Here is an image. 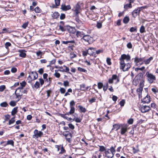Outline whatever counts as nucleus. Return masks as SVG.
<instances>
[{
	"label": "nucleus",
	"mask_w": 158,
	"mask_h": 158,
	"mask_svg": "<svg viewBox=\"0 0 158 158\" xmlns=\"http://www.w3.org/2000/svg\"><path fill=\"white\" fill-rule=\"evenodd\" d=\"M90 38L91 37L89 35H85L83 36L81 39L84 40L85 42H88Z\"/></svg>",
	"instance_id": "a211bd4d"
},
{
	"label": "nucleus",
	"mask_w": 158,
	"mask_h": 158,
	"mask_svg": "<svg viewBox=\"0 0 158 158\" xmlns=\"http://www.w3.org/2000/svg\"><path fill=\"white\" fill-rule=\"evenodd\" d=\"M55 62H56V60H52L50 62V63H49V64L47 66V67L50 66L52 64H54L55 63Z\"/></svg>",
	"instance_id": "864d4df0"
},
{
	"label": "nucleus",
	"mask_w": 158,
	"mask_h": 158,
	"mask_svg": "<svg viewBox=\"0 0 158 158\" xmlns=\"http://www.w3.org/2000/svg\"><path fill=\"white\" fill-rule=\"evenodd\" d=\"M38 77L37 73L35 71L31 72L27 77V81L29 83H31L33 80L37 79Z\"/></svg>",
	"instance_id": "7ed1b4c3"
},
{
	"label": "nucleus",
	"mask_w": 158,
	"mask_h": 158,
	"mask_svg": "<svg viewBox=\"0 0 158 158\" xmlns=\"http://www.w3.org/2000/svg\"><path fill=\"white\" fill-rule=\"evenodd\" d=\"M150 110V106H142L140 108V110L142 113H144L148 112Z\"/></svg>",
	"instance_id": "1a4fd4ad"
},
{
	"label": "nucleus",
	"mask_w": 158,
	"mask_h": 158,
	"mask_svg": "<svg viewBox=\"0 0 158 158\" xmlns=\"http://www.w3.org/2000/svg\"><path fill=\"white\" fill-rule=\"evenodd\" d=\"M39 81L41 85L42 86L44 83V81L41 78L39 79Z\"/></svg>",
	"instance_id": "69168bd1"
},
{
	"label": "nucleus",
	"mask_w": 158,
	"mask_h": 158,
	"mask_svg": "<svg viewBox=\"0 0 158 158\" xmlns=\"http://www.w3.org/2000/svg\"><path fill=\"white\" fill-rule=\"evenodd\" d=\"M143 89V86L141 85H140L139 88L136 89V91L138 93L139 98H140L142 96V92Z\"/></svg>",
	"instance_id": "9b49d317"
},
{
	"label": "nucleus",
	"mask_w": 158,
	"mask_h": 158,
	"mask_svg": "<svg viewBox=\"0 0 158 158\" xmlns=\"http://www.w3.org/2000/svg\"><path fill=\"white\" fill-rule=\"evenodd\" d=\"M40 85V84L39 82L38 81H36L34 85V87L35 89H37L39 88Z\"/></svg>",
	"instance_id": "79ce46f5"
},
{
	"label": "nucleus",
	"mask_w": 158,
	"mask_h": 158,
	"mask_svg": "<svg viewBox=\"0 0 158 158\" xmlns=\"http://www.w3.org/2000/svg\"><path fill=\"white\" fill-rule=\"evenodd\" d=\"M87 52L88 54L94 57H96L95 48H90L88 49Z\"/></svg>",
	"instance_id": "6e6552de"
},
{
	"label": "nucleus",
	"mask_w": 158,
	"mask_h": 158,
	"mask_svg": "<svg viewBox=\"0 0 158 158\" xmlns=\"http://www.w3.org/2000/svg\"><path fill=\"white\" fill-rule=\"evenodd\" d=\"M127 130V127H123L121 129V134L122 135L124 134Z\"/></svg>",
	"instance_id": "cd10ccee"
},
{
	"label": "nucleus",
	"mask_w": 158,
	"mask_h": 158,
	"mask_svg": "<svg viewBox=\"0 0 158 158\" xmlns=\"http://www.w3.org/2000/svg\"><path fill=\"white\" fill-rule=\"evenodd\" d=\"M115 152L114 148L111 147L110 149H107L105 152V156L107 158H112Z\"/></svg>",
	"instance_id": "f03ea898"
},
{
	"label": "nucleus",
	"mask_w": 158,
	"mask_h": 158,
	"mask_svg": "<svg viewBox=\"0 0 158 158\" xmlns=\"http://www.w3.org/2000/svg\"><path fill=\"white\" fill-rule=\"evenodd\" d=\"M26 83L25 81H23L22 82L20 83L21 86L19 87L23 89V87L26 85Z\"/></svg>",
	"instance_id": "4c0bfd02"
},
{
	"label": "nucleus",
	"mask_w": 158,
	"mask_h": 158,
	"mask_svg": "<svg viewBox=\"0 0 158 158\" xmlns=\"http://www.w3.org/2000/svg\"><path fill=\"white\" fill-rule=\"evenodd\" d=\"M132 7V5L131 4L129 3L126 4L124 5V8L125 9H127L128 8H131Z\"/></svg>",
	"instance_id": "c756f323"
},
{
	"label": "nucleus",
	"mask_w": 158,
	"mask_h": 158,
	"mask_svg": "<svg viewBox=\"0 0 158 158\" xmlns=\"http://www.w3.org/2000/svg\"><path fill=\"white\" fill-rule=\"evenodd\" d=\"M16 102L11 101L10 102L9 104L11 106H14L16 105Z\"/></svg>",
	"instance_id": "49530a36"
},
{
	"label": "nucleus",
	"mask_w": 158,
	"mask_h": 158,
	"mask_svg": "<svg viewBox=\"0 0 158 158\" xmlns=\"http://www.w3.org/2000/svg\"><path fill=\"white\" fill-rule=\"evenodd\" d=\"M70 110L69 111L70 114H73L75 112V108L74 107H70Z\"/></svg>",
	"instance_id": "c9c22d12"
},
{
	"label": "nucleus",
	"mask_w": 158,
	"mask_h": 158,
	"mask_svg": "<svg viewBox=\"0 0 158 158\" xmlns=\"http://www.w3.org/2000/svg\"><path fill=\"white\" fill-rule=\"evenodd\" d=\"M67 31L70 33L74 34L76 31V29L74 28L69 26L67 27Z\"/></svg>",
	"instance_id": "4468645a"
},
{
	"label": "nucleus",
	"mask_w": 158,
	"mask_h": 158,
	"mask_svg": "<svg viewBox=\"0 0 158 158\" xmlns=\"http://www.w3.org/2000/svg\"><path fill=\"white\" fill-rule=\"evenodd\" d=\"M125 103V101L124 100H122L119 102V104L121 106H124Z\"/></svg>",
	"instance_id": "4d7b16f0"
},
{
	"label": "nucleus",
	"mask_w": 158,
	"mask_h": 158,
	"mask_svg": "<svg viewBox=\"0 0 158 158\" xmlns=\"http://www.w3.org/2000/svg\"><path fill=\"white\" fill-rule=\"evenodd\" d=\"M75 121L77 123H80L81 122V120L78 118H74L73 121Z\"/></svg>",
	"instance_id": "0e129e2a"
},
{
	"label": "nucleus",
	"mask_w": 158,
	"mask_h": 158,
	"mask_svg": "<svg viewBox=\"0 0 158 158\" xmlns=\"http://www.w3.org/2000/svg\"><path fill=\"white\" fill-rule=\"evenodd\" d=\"M141 10V9L140 8H139L134 10L132 13L133 16L134 18H135L137 15H139V14Z\"/></svg>",
	"instance_id": "9d476101"
},
{
	"label": "nucleus",
	"mask_w": 158,
	"mask_h": 158,
	"mask_svg": "<svg viewBox=\"0 0 158 158\" xmlns=\"http://www.w3.org/2000/svg\"><path fill=\"white\" fill-rule=\"evenodd\" d=\"M20 94L23 95V89L18 87L15 91V94Z\"/></svg>",
	"instance_id": "f3484780"
},
{
	"label": "nucleus",
	"mask_w": 158,
	"mask_h": 158,
	"mask_svg": "<svg viewBox=\"0 0 158 158\" xmlns=\"http://www.w3.org/2000/svg\"><path fill=\"white\" fill-rule=\"evenodd\" d=\"M19 56L20 57L24 58L25 57L26 54L25 53V51L24 50H19Z\"/></svg>",
	"instance_id": "2eb2a0df"
},
{
	"label": "nucleus",
	"mask_w": 158,
	"mask_h": 158,
	"mask_svg": "<svg viewBox=\"0 0 158 158\" xmlns=\"http://www.w3.org/2000/svg\"><path fill=\"white\" fill-rule=\"evenodd\" d=\"M63 85L65 87H67L69 86V82L68 81H64L63 82Z\"/></svg>",
	"instance_id": "09e8293b"
},
{
	"label": "nucleus",
	"mask_w": 158,
	"mask_h": 158,
	"mask_svg": "<svg viewBox=\"0 0 158 158\" xmlns=\"http://www.w3.org/2000/svg\"><path fill=\"white\" fill-rule=\"evenodd\" d=\"M137 31V28L136 27H131L130 28V31L132 32L133 31Z\"/></svg>",
	"instance_id": "680f3d73"
},
{
	"label": "nucleus",
	"mask_w": 158,
	"mask_h": 158,
	"mask_svg": "<svg viewBox=\"0 0 158 158\" xmlns=\"http://www.w3.org/2000/svg\"><path fill=\"white\" fill-rule=\"evenodd\" d=\"M34 10L35 12L36 13H39L41 12V10L38 6H37L34 9Z\"/></svg>",
	"instance_id": "e433bc0d"
},
{
	"label": "nucleus",
	"mask_w": 158,
	"mask_h": 158,
	"mask_svg": "<svg viewBox=\"0 0 158 158\" xmlns=\"http://www.w3.org/2000/svg\"><path fill=\"white\" fill-rule=\"evenodd\" d=\"M15 94L16 96V98L17 99L16 102H17L20 100L21 98V97L22 96V94H20L17 93V94Z\"/></svg>",
	"instance_id": "bb28decb"
},
{
	"label": "nucleus",
	"mask_w": 158,
	"mask_h": 158,
	"mask_svg": "<svg viewBox=\"0 0 158 158\" xmlns=\"http://www.w3.org/2000/svg\"><path fill=\"white\" fill-rule=\"evenodd\" d=\"M69 127L71 129L73 130L74 128V127L73 125L71 123L69 124L68 125Z\"/></svg>",
	"instance_id": "338daca9"
},
{
	"label": "nucleus",
	"mask_w": 158,
	"mask_h": 158,
	"mask_svg": "<svg viewBox=\"0 0 158 158\" xmlns=\"http://www.w3.org/2000/svg\"><path fill=\"white\" fill-rule=\"evenodd\" d=\"M77 70L79 71L84 73H86L87 72V70H86L80 67L77 68Z\"/></svg>",
	"instance_id": "58836bf2"
},
{
	"label": "nucleus",
	"mask_w": 158,
	"mask_h": 158,
	"mask_svg": "<svg viewBox=\"0 0 158 158\" xmlns=\"http://www.w3.org/2000/svg\"><path fill=\"white\" fill-rule=\"evenodd\" d=\"M80 111L84 113H85L86 111V109L81 106H78Z\"/></svg>",
	"instance_id": "5701e85b"
},
{
	"label": "nucleus",
	"mask_w": 158,
	"mask_h": 158,
	"mask_svg": "<svg viewBox=\"0 0 158 158\" xmlns=\"http://www.w3.org/2000/svg\"><path fill=\"white\" fill-rule=\"evenodd\" d=\"M76 34L77 37H83V36H84L83 33L82 32H81L80 31H76Z\"/></svg>",
	"instance_id": "4be33fe9"
},
{
	"label": "nucleus",
	"mask_w": 158,
	"mask_h": 158,
	"mask_svg": "<svg viewBox=\"0 0 158 158\" xmlns=\"http://www.w3.org/2000/svg\"><path fill=\"white\" fill-rule=\"evenodd\" d=\"M142 102L143 103H148L150 102V97L146 96L142 100Z\"/></svg>",
	"instance_id": "ddd939ff"
},
{
	"label": "nucleus",
	"mask_w": 158,
	"mask_h": 158,
	"mask_svg": "<svg viewBox=\"0 0 158 158\" xmlns=\"http://www.w3.org/2000/svg\"><path fill=\"white\" fill-rule=\"evenodd\" d=\"M98 86L99 89H101L103 87V84L101 82H98Z\"/></svg>",
	"instance_id": "3c124183"
},
{
	"label": "nucleus",
	"mask_w": 158,
	"mask_h": 158,
	"mask_svg": "<svg viewBox=\"0 0 158 158\" xmlns=\"http://www.w3.org/2000/svg\"><path fill=\"white\" fill-rule=\"evenodd\" d=\"M80 89L83 91H85L87 90V89L86 88L85 85L84 84H82L80 85Z\"/></svg>",
	"instance_id": "393cba45"
},
{
	"label": "nucleus",
	"mask_w": 158,
	"mask_h": 158,
	"mask_svg": "<svg viewBox=\"0 0 158 158\" xmlns=\"http://www.w3.org/2000/svg\"><path fill=\"white\" fill-rule=\"evenodd\" d=\"M106 62L109 65H110L111 64V59L109 58H107L106 59Z\"/></svg>",
	"instance_id": "052dcab7"
},
{
	"label": "nucleus",
	"mask_w": 158,
	"mask_h": 158,
	"mask_svg": "<svg viewBox=\"0 0 158 158\" xmlns=\"http://www.w3.org/2000/svg\"><path fill=\"white\" fill-rule=\"evenodd\" d=\"M36 55L37 56H40V58H42L41 56L44 54L43 52H41L40 50H39L36 52Z\"/></svg>",
	"instance_id": "a878e982"
},
{
	"label": "nucleus",
	"mask_w": 158,
	"mask_h": 158,
	"mask_svg": "<svg viewBox=\"0 0 158 158\" xmlns=\"http://www.w3.org/2000/svg\"><path fill=\"white\" fill-rule=\"evenodd\" d=\"M143 61V58H139L138 57H135V59L134 61L136 64V65L138 66H139V63L140 62H142Z\"/></svg>",
	"instance_id": "f8f14e48"
},
{
	"label": "nucleus",
	"mask_w": 158,
	"mask_h": 158,
	"mask_svg": "<svg viewBox=\"0 0 158 158\" xmlns=\"http://www.w3.org/2000/svg\"><path fill=\"white\" fill-rule=\"evenodd\" d=\"M129 21V19L127 17H125L123 19V22L124 23H127Z\"/></svg>",
	"instance_id": "473e14b6"
},
{
	"label": "nucleus",
	"mask_w": 158,
	"mask_h": 158,
	"mask_svg": "<svg viewBox=\"0 0 158 158\" xmlns=\"http://www.w3.org/2000/svg\"><path fill=\"white\" fill-rule=\"evenodd\" d=\"M114 80L115 81L116 84L118 83L119 81V78L116 75H113L112 77L109 79L108 82L109 83L112 84L113 82V81Z\"/></svg>",
	"instance_id": "39448f33"
},
{
	"label": "nucleus",
	"mask_w": 158,
	"mask_h": 158,
	"mask_svg": "<svg viewBox=\"0 0 158 158\" xmlns=\"http://www.w3.org/2000/svg\"><path fill=\"white\" fill-rule=\"evenodd\" d=\"M65 152V150L63 146L61 147L60 149V154H63Z\"/></svg>",
	"instance_id": "5fc2aeb1"
},
{
	"label": "nucleus",
	"mask_w": 158,
	"mask_h": 158,
	"mask_svg": "<svg viewBox=\"0 0 158 158\" xmlns=\"http://www.w3.org/2000/svg\"><path fill=\"white\" fill-rule=\"evenodd\" d=\"M130 56L129 55H126L124 54L121 55L119 59L120 60V69H122L123 71H127L131 67V64L129 63H126L130 60Z\"/></svg>",
	"instance_id": "f257e3e1"
},
{
	"label": "nucleus",
	"mask_w": 158,
	"mask_h": 158,
	"mask_svg": "<svg viewBox=\"0 0 158 158\" xmlns=\"http://www.w3.org/2000/svg\"><path fill=\"white\" fill-rule=\"evenodd\" d=\"M145 69V67L144 66H143L141 68H136L135 69V71H138L139 70L142 71L143 70Z\"/></svg>",
	"instance_id": "f704fd0d"
},
{
	"label": "nucleus",
	"mask_w": 158,
	"mask_h": 158,
	"mask_svg": "<svg viewBox=\"0 0 158 158\" xmlns=\"http://www.w3.org/2000/svg\"><path fill=\"white\" fill-rule=\"evenodd\" d=\"M102 26V23L101 22H97L96 27L98 28H101Z\"/></svg>",
	"instance_id": "de8ad7c7"
},
{
	"label": "nucleus",
	"mask_w": 158,
	"mask_h": 158,
	"mask_svg": "<svg viewBox=\"0 0 158 158\" xmlns=\"http://www.w3.org/2000/svg\"><path fill=\"white\" fill-rule=\"evenodd\" d=\"M11 44L10 42H6L5 44V47L6 48L11 46Z\"/></svg>",
	"instance_id": "774afa93"
},
{
	"label": "nucleus",
	"mask_w": 158,
	"mask_h": 158,
	"mask_svg": "<svg viewBox=\"0 0 158 158\" xmlns=\"http://www.w3.org/2000/svg\"><path fill=\"white\" fill-rule=\"evenodd\" d=\"M62 43L64 44H68L69 43H74V41L73 40L63 41Z\"/></svg>",
	"instance_id": "2f4dec72"
},
{
	"label": "nucleus",
	"mask_w": 158,
	"mask_h": 158,
	"mask_svg": "<svg viewBox=\"0 0 158 158\" xmlns=\"http://www.w3.org/2000/svg\"><path fill=\"white\" fill-rule=\"evenodd\" d=\"M59 16V14L57 12H54L53 15L52 17L54 19H56Z\"/></svg>",
	"instance_id": "c85d7f7f"
},
{
	"label": "nucleus",
	"mask_w": 158,
	"mask_h": 158,
	"mask_svg": "<svg viewBox=\"0 0 158 158\" xmlns=\"http://www.w3.org/2000/svg\"><path fill=\"white\" fill-rule=\"evenodd\" d=\"M75 105V102L73 100L71 101L70 102V107H74Z\"/></svg>",
	"instance_id": "bf43d9fd"
},
{
	"label": "nucleus",
	"mask_w": 158,
	"mask_h": 158,
	"mask_svg": "<svg viewBox=\"0 0 158 158\" xmlns=\"http://www.w3.org/2000/svg\"><path fill=\"white\" fill-rule=\"evenodd\" d=\"M145 76L147 77V80L150 83H152L154 81L156 80V77L155 76L149 73V72H147L146 73Z\"/></svg>",
	"instance_id": "20e7f679"
},
{
	"label": "nucleus",
	"mask_w": 158,
	"mask_h": 158,
	"mask_svg": "<svg viewBox=\"0 0 158 158\" xmlns=\"http://www.w3.org/2000/svg\"><path fill=\"white\" fill-rule=\"evenodd\" d=\"M65 68V70H64V69H63L62 70H59L58 71H61L62 72H68L70 74H71V73L69 72V68L66 67L65 65H64L63 66Z\"/></svg>",
	"instance_id": "aec40b11"
},
{
	"label": "nucleus",
	"mask_w": 158,
	"mask_h": 158,
	"mask_svg": "<svg viewBox=\"0 0 158 158\" xmlns=\"http://www.w3.org/2000/svg\"><path fill=\"white\" fill-rule=\"evenodd\" d=\"M113 128L112 130H118L119 128V126L117 124H114L113 125Z\"/></svg>",
	"instance_id": "c03bdc74"
},
{
	"label": "nucleus",
	"mask_w": 158,
	"mask_h": 158,
	"mask_svg": "<svg viewBox=\"0 0 158 158\" xmlns=\"http://www.w3.org/2000/svg\"><path fill=\"white\" fill-rule=\"evenodd\" d=\"M99 151L101 152H104L106 151V149L103 146H99Z\"/></svg>",
	"instance_id": "ea45409f"
},
{
	"label": "nucleus",
	"mask_w": 158,
	"mask_h": 158,
	"mask_svg": "<svg viewBox=\"0 0 158 158\" xmlns=\"http://www.w3.org/2000/svg\"><path fill=\"white\" fill-rule=\"evenodd\" d=\"M6 86L5 85H2L0 86V92H2L5 89Z\"/></svg>",
	"instance_id": "6e6d98bb"
},
{
	"label": "nucleus",
	"mask_w": 158,
	"mask_h": 158,
	"mask_svg": "<svg viewBox=\"0 0 158 158\" xmlns=\"http://www.w3.org/2000/svg\"><path fill=\"white\" fill-rule=\"evenodd\" d=\"M153 57H150L148 59L144 60L143 62H144V64L146 65L149 64L150 61L153 60Z\"/></svg>",
	"instance_id": "6ab92c4d"
},
{
	"label": "nucleus",
	"mask_w": 158,
	"mask_h": 158,
	"mask_svg": "<svg viewBox=\"0 0 158 158\" xmlns=\"http://www.w3.org/2000/svg\"><path fill=\"white\" fill-rule=\"evenodd\" d=\"M63 135L65 136L66 140L69 143H71V139L72 137V135L68 131L64 132L63 134Z\"/></svg>",
	"instance_id": "423d86ee"
},
{
	"label": "nucleus",
	"mask_w": 158,
	"mask_h": 158,
	"mask_svg": "<svg viewBox=\"0 0 158 158\" xmlns=\"http://www.w3.org/2000/svg\"><path fill=\"white\" fill-rule=\"evenodd\" d=\"M10 145L13 146H14V141L12 140H9L7 141L5 145H4L3 146L5 147L7 145Z\"/></svg>",
	"instance_id": "412c9836"
},
{
	"label": "nucleus",
	"mask_w": 158,
	"mask_h": 158,
	"mask_svg": "<svg viewBox=\"0 0 158 158\" xmlns=\"http://www.w3.org/2000/svg\"><path fill=\"white\" fill-rule=\"evenodd\" d=\"M43 132L41 131H39L35 129L34 131V135H32L33 138L41 137L43 135Z\"/></svg>",
	"instance_id": "0eeeda50"
},
{
	"label": "nucleus",
	"mask_w": 158,
	"mask_h": 158,
	"mask_svg": "<svg viewBox=\"0 0 158 158\" xmlns=\"http://www.w3.org/2000/svg\"><path fill=\"white\" fill-rule=\"evenodd\" d=\"M11 71L12 73H15L17 71V69L15 67H13L11 68Z\"/></svg>",
	"instance_id": "e2e57ef3"
},
{
	"label": "nucleus",
	"mask_w": 158,
	"mask_h": 158,
	"mask_svg": "<svg viewBox=\"0 0 158 158\" xmlns=\"http://www.w3.org/2000/svg\"><path fill=\"white\" fill-rule=\"evenodd\" d=\"M18 108V107H16L14 108L11 111V115H15V114L17 112V109Z\"/></svg>",
	"instance_id": "b1692460"
},
{
	"label": "nucleus",
	"mask_w": 158,
	"mask_h": 158,
	"mask_svg": "<svg viewBox=\"0 0 158 158\" xmlns=\"http://www.w3.org/2000/svg\"><path fill=\"white\" fill-rule=\"evenodd\" d=\"M59 29L62 31H64L66 30V28L61 25L59 26Z\"/></svg>",
	"instance_id": "8fccbe9b"
},
{
	"label": "nucleus",
	"mask_w": 158,
	"mask_h": 158,
	"mask_svg": "<svg viewBox=\"0 0 158 158\" xmlns=\"http://www.w3.org/2000/svg\"><path fill=\"white\" fill-rule=\"evenodd\" d=\"M15 117L12 118L10 120L8 123V125H10L11 124L13 123L15 121Z\"/></svg>",
	"instance_id": "72a5a7b5"
},
{
	"label": "nucleus",
	"mask_w": 158,
	"mask_h": 158,
	"mask_svg": "<svg viewBox=\"0 0 158 158\" xmlns=\"http://www.w3.org/2000/svg\"><path fill=\"white\" fill-rule=\"evenodd\" d=\"M139 31L141 33H143L145 32V29L144 27L143 26H141L140 28Z\"/></svg>",
	"instance_id": "a19ab883"
},
{
	"label": "nucleus",
	"mask_w": 158,
	"mask_h": 158,
	"mask_svg": "<svg viewBox=\"0 0 158 158\" xmlns=\"http://www.w3.org/2000/svg\"><path fill=\"white\" fill-rule=\"evenodd\" d=\"M60 0H55L56 6H54L53 7H56L57 6H59L60 5Z\"/></svg>",
	"instance_id": "7c9ffc66"
},
{
	"label": "nucleus",
	"mask_w": 158,
	"mask_h": 158,
	"mask_svg": "<svg viewBox=\"0 0 158 158\" xmlns=\"http://www.w3.org/2000/svg\"><path fill=\"white\" fill-rule=\"evenodd\" d=\"M28 22L24 23L23 24V25L22 26V27H23L24 29H25L27 26L28 25Z\"/></svg>",
	"instance_id": "603ef678"
},
{
	"label": "nucleus",
	"mask_w": 158,
	"mask_h": 158,
	"mask_svg": "<svg viewBox=\"0 0 158 158\" xmlns=\"http://www.w3.org/2000/svg\"><path fill=\"white\" fill-rule=\"evenodd\" d=\"M8 106V104L6 102H4L0 104V106L2 107H6Z\"/></svg>",
	"instance_id": "37998d69"
},
{
	"label": "nucleus",
	"mask_w": 158,
	"mask_h": 158,
	"mask_svg": "<svg viewBox=\"0 0 158 158\" xmlns=\"http://www.w3.org/2000/svg\"><path fill=\"white\" fill-rule=\"evenodd\" d=\"M60 91L61 94H63L65 93V89L63 88H60Z\"/></svg>",
	"instance_id": "13d9d810"
},
{
	"label": "nucleus",
	"mask_w": 158,
	"mask_h": 158,
	"mask_svg": "<svg viewBox=\"0 0 158 158\" xmlns=\"http://www.w3.org/2000/svg\"><path fill=\"white\" fill-rule=\"evenodd\" d=\"M61 8L63 10H67L71 9V6L70 5L65 6L63 5L61 6Z\"/></svg>",
	"instance_id": "dca6fc26"
},
{
	"label": "nucleus",
	"mask_w": 158,
	"mask_h": 158,
	"mask_svg": "<svg viewBox=\"0 0 158 158\" xmlns=\"http://www.w3.org/2000/svg\"><path fill=\"white\" fill-rule=\"evenodd\" d=\"M54 76L57 78H59L60 77V74L57 72V71L55 70V73L54 74Z\"/></svg>",
	"instance_id": "a18cd8bd"
}]
</instances>
